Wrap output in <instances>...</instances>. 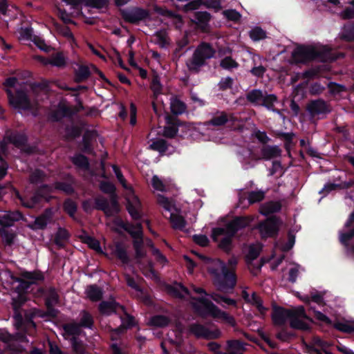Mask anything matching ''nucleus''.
Wrapping results in <instances>:
<instances>
[{"label": "nucleus", "instance_id": "f257e3e1", "mask_svg": "<svg viewBox=\"0 0 354 354\" xmlns=\"http://www.w3.org/2000/svg\"><path fill=\"white\" fill-rule=\"evenodd\" d=\"M237 263L235 257H230L226 263L218 259L206 260L207 271L217 290L222 292L232 291L236 283L235 272Z\"/></svg>", "mask_w": 354, "mask_h": 354}, {"label": "nucleus", "instance_id": "f03ea898", "mask_svg": "<svg viewBox=\"0 0 354 354\" xmlns=\"http://www.w3.org/2000/svg\"><path fill=\"white\" fill-rule=\"evenodd\" d=\"M11 281L10 283L13 285L15 283H18L17 286L12 288V306L15 309L22 306L27 300L26 295V290L30 287V285L36 284L38 282L42 281L44 279L43 273L39 270L21 271L19 273V277H14L12 274H8Z\"/></svg>", "mask_w": 354, "mask_h": 354}, {"label": "nucleus", "instance_id": "7ed1b4c3", "mask_svg": "<svg viewBox=\"0 0 354 354\" xmlns=\"http://www.w3.org/2000/svg\"><path fill=\"white\" fill-rule=\"evenodd\" d=\"M253 217H239L229 223L225 228H215L213 230L212 238L215 241H219V236H223L220 240L219 247L226 252L230 250L232 238L240 229L248 225Z\"/></svg>", "mask_w": 354, "mask_h": 354}, {"label": "nucleus", "instance_id": "20e7f679", "mask_svg": "<svg viewBox=\"0 0 354 354\" xmlns=\"http://www.w3.org/2000/svg\"><path fill=\"white\" fill-rule=\"evenodd\" d=\"M292 57L296 62H305L313 59L331 62L336 59L337 55L327 46H301L293 51Z\"/></svg>", "mask_w": 354, "mask_h": 354}, {"label": "nucleus", "instance_id": "39448f33", "mask_svg": "<svg viewBox=\"0 0 354 354\" xmlns=\"http://www.w3.org/2000/svg\"><path fill=\"white\" fill-rule=\"evenodd\" d=\"M8 102L15 109L30 110L34 109L37 102L34 98L33 92H27L21 86L20 88H16V95H14L10 89H6Z\"/></svg>", "mask_w": 354, "mask_h": 354}, {"label": "nucleus", "instance_id": "423d86ee", "mask_svg": "<svg viewBox=\"0 0 354 354\" xmlns=\"http://www.w3.org/2000/svg\"><path fill=\"white\" fill-rule=\"evenodd\" d=\"M215 50L207 43L201 44L195 50L192 57L187 61V66L189 71L198 72L205 64V61L214 57Z\"/></svg>", "mask_w": 354, "mask_h": 354}, {"label": "nucleus", "instance_id": "0eeeda50", "mask_svg": "<svg viewBox=\"0 0 354 354\" xmlns=\"http://www.w3.org/2000/svg\"><path fill=\"white\" fill-rule=\"evenodd\" d=\"M205 308L206 312L212 317L219 319L226 324L234 326L236 321L234 318L227 313L221 310L217 306L205 298H199L197 299Z\"/></svg>", "mask_w": 354, "mask_h": 354}, {"label": "nucleus", "instance_id": "6e6552de", "mask_svg": "<svg viewBox=\"0 0 354 354\" xmlns=\"http://www.w3.org/2000/svg\"><path fill=\"white\" fill-rule=\"evenodd\" d=\"M281 221L276 216H272L261 222L257 226L261 237L266 239L277 234Z\"/></svg>", "mask_w": 354, "mask_h": 354}, {"label": "nucleus", "instance_id": "1a4fd4ad", "mask_svg": "<svg viewBox=\"0 0 354 354\" xmlns=\"http://www.w3.org/2000/svg\"><path fill=\"white\" fill-rule=\"evenodd\" d=\"M133 243L136 252V263L140 266V268L142 273L148 277L157 279V276L152 268V263L151 262H149V264L147 267L142 266L141 259L146 256V252L142 248L143 239L133 241Z\"/></svg>", "mask_w": 354, "mask_h": 354}, {"label": "nucleus", "instance_id": "9d476101", "mask_svg": "<svg viewBox=\"0 0 354 354\" xmlns=\"http://www.w3.org/2000/svg\"><path fill=\"white\" fill-rule=\"evenodd\" d=\"M49 189L47 187H44L40 189L38 192L30 196H21L18 193L17 194V198L21 202L22 206L26 208L33 209L39 207L40 204L43 200L46 201H48V198L44 195V192L48 191Z\"/></svg>", "mask_w": 354, "mask_h": 354}, {"label": "nucleus", "instance_id": "9b49d317", "mask_svg": "<svg viewBox=\"0 0 354 354\" xmlns=\"http://www.w3.org/2000/svg\"><path fill=\"white\" fill-rule=\"evenodd\" d=\"M310 319L306 315L303 306L292 309L290 317V326L292 328L306 330L309 328Z\"/></svg>", "mask_w": 354, "mask_h": 354}, {"label": "nucleus", "instance_id": "f8f14e48", "mask_svg": "<svg viewBox=\"0 0 354 354\" xmlns=\"http://www.w3.org/2000/svg\"><path fill=\"white\" fill-rule=\"evenodd\" d=\"M0 339L6 344V348L12 352L20 353L24 348L19 344V342L26 341L24 335L12 336L8 333H1Z\"/></svg>", "mask_w": 354, "mask_h": 354}, {"label": "nucleus", "instance_id": "ddd939ff", "mask_svg": "<svg viewBox=\"0 0 354 354\" xmlns=\"http://www.w3.org/2000/svg\"><path fill=\"white\" fill-rule=\"evenodd\" d=\"M332 344L320 339L319 337H313L310 345H306L307 352L315 354H332L330 346Z\"/></svg>", "mask_w": 354, "mask_h": 354}, {"label": "nucleus", "instance_id": "4468645a", "mask_svg": "<svg viewBox=\"0 0 354 354\" xmlns=\"http://www.w3.org/2000/svg\"><path fill=\"white\" fill-rule=\"evenodd\" d=\"M122 15L126 21L136 24L147 18L149 14L147 10L136 7L131 9L123 10L122 11Z\"/></svg>", "mask_w": 354, "mask_h": 354}, {"label": "nucleus", "instance_id": "2eb2a0df", "mask_svg": "<svg viewBox=\"0 0 354 354\" xmlns=\"http://www.w3.org/2000/svg\"><path fill=\"white\" fill-rule=\"evenodd\" d=\"M95 207L103 210L108 216H111L119 211L118 204L115 198L111 200V207L109 206L107 200L103 197H97L95 200Z\"/></svg>", "mask_w": 354, "mask_h": 354}, {"label": "nucleus", "instance_id": "dca6fc26", "mask_svg": "<svg viewBox=\"0 0 354 354\" xmlns=\"http://www.w3.org/2000/svg\"><path fill=\"white\" fill-rule=\"evenodd\" d=\"M53 214L52 209H48L42 214L37 217L32 223L28 224V227L33 230H44L52 221Z\"/></svg>", "mask_w": 354, "mask_h": 354}, {"label": "nucleus", "instance_id": "f3484780", "mask_svg": "<svg viewBox=\"0 0 354 354\" xmlns=\"http://www.w3.org/2000/svg\"><path fill=\"white\" fill-rule=\"evenodd\" d=\"M190 330L197 337H203L207 339H216L221 335V332L218 330L210 332L205 327L200 324L192 325L190 326Z\"/></svg>", "mask_w": 354, "mask_h": 354}, {"label": "nucleus", "instance_id": "a211bd4d", "mask_svg": "<svg viewBox=\"0 0 354 354\" xmlns=\"http://www.w3.org/2000/svg\"><path fill=\"white\" fill-rule=\"evenodd\" d=\"M307 110L312 116L330 111L328 106L322 100H316L309 102L307 105Z\"/></svg>", "mask_w": 354, "mask_h": 354}, {"label": "nucleus", "instance_id": "6ab92c4d", "mask_svg": "<svg viewBox=\"0 0 354 354\" xmlns=\"http://www.w3.org/2000/svg\"><path fill=\"white\" fill-rule=\"evenodd\" d=\"M24 216L19 211L5 212L0 214V225L3 227L12 226L15 222L23 219Z\"/></svg>", "mask_w": 354, "mask_h": 354}, {"label": "nucleus", "instance_id": "aec40b11", "mask_svg": "<svg viewBox=\"0 0 354 354\" xmlns=\"http://www.w3.org/2000/svg\"><path fill=\"white\" fill-rule=\"evenodd\" d=\"M241 295L246 302L255 306L261 314L263 315L268 310V308L263 306L261 298L256 294V292H253L252 295H250L246 290L244 289L242 291Z\"/></svg>", "mask_w": 354, "mask_h": 354}, {"label": "nucleus", "instance_id": "412c9836", "mask_svg": "<svg viewBox=\"0 0 354 354\" xmlns=\"http://www.w3.org/2000/svg\"><path fill=\"white\" fill-rule=\"evenodd\" d=\"M292 309L286 310L282 308H274L272 315L273 322L275 325H283L287 319H290Z\"/></svg>", "mask_w": 354, "mask_h": 354}, {"label": "nucleus", "instance_id": "4be33fe9", "mask_svg": "<svg viewBox=\"0 0 354 354\" xmlns=\"http://www.w3.org/2000/svg\"><path fill=\"white\" fill-rule=\"evenodd\" d=\"M228 121L234 122L236 121V118L232 114L228 115L225 112H218L207 122V124L215 127H220L224 125Z\"/></svg>", "mask_w": 354, "mask_h": 354}, {"label": "nucleus", "instance_id": "5701e85b", "mask_svg": "<svg viewBox=\"0 0 354 354\" xmlns=\"http://www.w3.org/2000/svg\"><path fill=\"white\" fill-rule=\"evenodd\" d=\"M210 15L207 12H196L194 13V19L192 21L195 23L203 32L208 31V22Z\"/></svg>", "mask_w": 354, "mask_h": 354}, {"label": "nucleus", "instance_id": "b1692460", "mask_svg": "<svg viewBox=\"0 0 354 354\" xmlns=\"http://www.w3.org/2000/svg\"><path fill=\"white\" fill-rule=\"evenodd\" d=\"M119 309L123 310V307L120 306L113 299L108 301H104L99 305V310L101 313L104 315H110L112 313L116 312Z\"/></svg>", "mask_w": 354, "mask_h": 354}, {"label": "nucleus", "instance_id": "393cba45", "mask_svg": "<svg viewBox=\"0 0 354 354\" xmlns=\"http://www.w3.org/2000/svg\"><path fill=\"white\" fill-rule=\"evenodd\" d=\"M64 333L63 335L66 339H70L73 337L79 336L82 333V329L80 324L76 323H70L64 325Z\"/></svg>", "mask_w": 354, "mask_h": 354}, {"label": "nucleus", "instance_id": "a878e982", "mask_svg": "<svg viewBox=\"0 0 354 354\" xmlns=\"http://www.w3.org/2000/svg\"><path fill=\"white\" fill-rule=\"evenodd\" d=\"M165 120L168 126L165 127L162 135L167 138H173L178 132L177 121L176 118L169 115H167Z\"/></svg>", "mask_w": 354, "mask_h": 354}, {"label": "nucleus", "instance_id": "bb28decb", "mask_svg": "<svg viewBox=\"0 0 354 354\" xmlns=\"http://www.w3.org/2000/svg\"><path fill=\"white\" fill-rule=\"evenodd\" d=\"M140 205V201L136 196L132 195L131 198L128 199L127 209L133 219L136 220L140 218V214L138 212Z\"/></svg>", "mask_w": 354, "mask_h": 354}, {"label": "nucleus", "instance_id": "cd10ccee", "mask_svg": "<svg viewBox=\"0 0 354 354\" xmlns=\"http://www.w3.org/2000/svg\"><path fill=\"white\" fill-rule=\"evenodd\" d=\"M134 324V319L133 317L129 316V315H125L124 317L122 318V325L115 329H114L111 334V337L112 339H117L118 335L122 333L125 328L130 327Z\"/></svg>", "mask_w": 354, "mask_h": 354}, {"label": "nucleus", "instance_id": "c85d7f7f", "mask_svg": "<svg viewBox=\"0 0 354 354\" xmlns=\"http://www.w3.org/2000/svg\"><path fill=\"white\" fill-rule=\"evenodd\" d=\"M125 279L128 286L138 292L137 296L139 297L147 305H150L151 304L150 297L147 295H144L143 292L132 277L129 274H125Z\"/></svg>", "mask_w": 354, "mask_h": 354}, {"label": "nucleus", "instance_id": "c756f323", "mask_svg": "<svg viewBox=\"0 0 354 354\" xmlns=\"http://www.w3.org/2000/svg\"><path fill=\"white\" fill-rule=\"evenodd\" d=\"M170 110L174 115H180L185 111L186 105L178 97L174 96L170 99Z\"/></svg>", "mask_w": 354, "mask_h": 354}, {"label": "nucleus", "instance_id": "7c9ffc66", "mask_svg": "<svg viewBox=\"0 0 354 354\" xmlns=\"http://www.w3.org/2000/svg\"><path fill=\"white\" fill-rule=\"evenodd\" d=\"M75 68V80L77 82H81L86 80L91 74V70L88 66L82 64L77 65Z\"/></svg>", "mask_w": 354, "mask_h": 354}, {"label": "nucleus", "instance_id": "2f4dec72", "mask_svg": "<svg viewBox=\"0 0 354 354\" xmlns=\"http://www.w3.org/2000/svg\"><path fill=\"white\" fill-rule=\"evenodd\" d=\"M123 227L127 232H128L131 234V236L133 239V241L143 239L142 229L141 224L138 223L134 225L130 223H126Z\"/></svg>", "mask_w": 354, "mask_h": 354}, {"label": "nucleus", "instance_id": "473e14b6", "mask_svg": "<svg viewBox=\"0 0 354 354\" xmlns=\"http://www.w3.org/2000/svg\"><path fill=\"white\" fill-rule=\"evenodd\" d=\"M281 204L279 202H268L261 205L259 212L263 215H268L277 212L281 209Z\"/></svg>", "mask_w": 354, "mask_h": 354}, {"label": "nucleus", "instance_id": "72a5a7b5", "mask_svg": "<svg viewBox=\"0 0 354 354\" xmlns=\"http://www.w3.org/2000/svg\"><path fill=\"white\" fill-rule=\"evenodd\" d=\"M86 294L90 300L97 301L102 297V290L95 285H91L87 287Z\"/></svg>", "mask_w": 354, "mask_h": 354}, {"label": "nucleus", "instance_id": "f704fd0d", "mask_svg": "<svg viewBox=\"0 0 354 354\" xmlns=\"http://www.w3.org/2000/svg\"><path fill=\"white\" fill-rule=\"evenodd\" d=\"M264 94L265 93L259 89H253L247 93L246 99L252 104L261 105Z\"/></svg>", "mask_w": 354, "mask_h": 354}, {"label": "nucleus", "instance_id": "c9c22d12", "mask_svg": "<svg viewBox=\"0 0 354 354\" xmlns=\"http://www.w3.org/2000/svg\"><path fill=\"white\" fill-rule=\"evenodd\" d=\"M227 344L230 354H240L245 350V344L239 340H229Z\"/></svg>", "mask_w": 354, "mask_h": 354}, {"label": "nucleus", "instance_id": "e433bc0d", "mask_svg": "<svg viewBox=\"0 0 354 354\" xmlns=\"http://www.w3.org/2000/svg\"><path fill=\"white\" fill-rule=\"evenodd\" d=\"M209 295L215 302H216L218 304H221V302H223L228 306H232L234 307H236L237 306V302L235 299L221 295L218 293L212 292L210 293Z\"/></svg>", "mask_w": 354, "mask_h": 354}, {"label": "nucleus", "instance_id": "4c0bfd02", "mask_svg": "<svg viewBox=\"0 0 354 354\" xmlns=\"http://www.w3.org/2000/svg\"><path fill=\"white\" fill-rule=\"evenodd\" d=\"M169 291L174 296L179 298H189L190 295L188 289L180 283L171 287Z\"/></svg>", "mask_w": 354, "mask_h": 354}, {"label": "nucleus", "instance_id": "58836bf2", "mask_svg": "<svg viewBox=\"0 0 354 354\" xmlns=\"http://www.w3.org/2000/svg\"><path fill=\"white\" fill-rule=\"evenodd\" d=\"M340 38L348 41L354 40V23L346 24L343 27Z\"/></svg>", "mask_w": 354, "mask_h": 354}, {"label": "nucleus", "instance_id": "ea45409f", "mask_svg": "<svg viewBox=\"0 0 354 354\" xmlns=\"http://www.w3.org/2000/svg\"><path fill=\"white\" fill-rule=\"evenodd\" d=\"M68 239V233L65 229L59 228L55 236V243L59 247H64Z\"/></svg>", "mask_w": 354, "mask_h": 354}, {"label": "nucleus", "instance_id": "a19ab883", "mask_svg": "<svg viewBox=\"0 0 354 354\" xmlns=\"http://www.w3.org/2000/svg\"><path fill=\"white\" fill-rule=\"evenodd\" d=\"M113 253L123 263H127L129 262V257L126 249L120 243H118L115 244Z\"/></svg>", "mask_w": 354, "mask_h": 354}, {"label": "nucleus", "instance_id": "79ce46f5", "mask_svg": "<svg viewBox=\"0 0 354 354\" xmlns=\"http://www.w3.org/2000/svg\"><path fill=\"white\" fill-rule=\"evenodd\" d=\"M277 98L276 95L273 94L268 95L265 93L261 105L266 106L269 110H272V111L279 113L280 112L279 111H277L274 109V104L277 102Z\"/></svg>", "mask_w": 354, "mask_h": 354}, {"label": "nucleus", "instance_id": "37998d69", "mask_svg": "<svg viewBox=\"0 0 354 354\" xmlns=\"http://www.w3.org/2000/svg\"><path fill=\"white\" fill-rule=\"evenodd\" d=\"M334 326L336 329L344 333L354 332V322L353 321L338 322L335 324Z\"/></svg>", "mask_w": 354, "mask_h": 354}, {"label": "nucleus", "instance_id": "c03bdc74", "mask_svg": "<svg viewBox=\"0 0 354 354\" xmlns=\"http://www.w3.org/2000/svg\"><path fill=\"white\" fill-rule=\"evenodd\" d=\"M0 236L3 243L8 245L12 244L16 236L12 231L4 228L0 229Z\"/></svg>", "mask_w": 354, "mask_h": 354}, {"label": "nucleus", "instance_id": "a18cd8bd", "mask_svg": "<svg viewBox=\"0 0 354 354\" xmlns=\"http://www.w3.org/2000/svg\"><path fill=\"white\" fill-rule=\"evenodd\" d=\"M158 203L162 206L165 210L168 212L172 211L174 209L175 205L172 200H169L168 198L163 195L158 194L157 196Z\"/></svg>", "mask_w": 354, "mask_h": 354}, {"label": "nucleus", "instance_id": "49530a36", "mask_svg": "<svg viewBox=\"0 0 354 354\" xmlns=\"http://www.w3.org/2000/svg\"><path fill=\"white\" fill-rule=\"evenodd\" d=\"M56 67L62 68L66 64V59L65 56L61 53H57L52 56L51 59H49V64Z\"/></svg>", "mask_w": 354, "mask_h": 354}, {"label": "nucleus", "instance_id": "de8ad7c7", "mask_svg": "<svg viewBox=\"0 0 354 354\" xmlns=\"http://www.w3.org/2000/svg\"><path fill=\"white\" fill-rule=\"evenodd\" d=\"M82 241L84 243H85L86 244L88 245V246L95 250L96 252H99V253H101L102 251V249H101V247H100V242L91 237V236H89L88 235H84L82 237Z\"/></svg>", "mask_w": 354, "mask_h": 354}, {"label": "nucleus", "instance_id": "09e8293b", "mask_svg": "<svg viewBox=\"0 0 354 354\" xmlns=\"http://www.w3.org/2000/svg\"><path fill=\"white\" fill-rule=\"evenodd\" d=\"M72 162L75 165L82 169H88V159L83 155L77 154L72 158Z\"/></svg>", "mask_w": 354, "mask_h": 354}, {"label": "nucleus", "instance_id": "8fccbe9b", "mask_svg": "<svg viewBox=\"0 0 354 354\" xmlns=\"http://www.w3.org/2000/svg\"><path fill=\"white\" fill-rule=\"evenodd\" d=\"M262 250V245L259 243L251 245L249 247L247 259L250 261H253L257 258Z\"/></svg>", "mask_w": 354, "mask_h": 354}, {"label": "nucleus", "instance_id": "3c124183", "mask_svg": "<svg viewBox=\"0 0 354 354\" xmlns=\"http://www.w3.org/2000/svg\"><path fill=\"white\" fill-rule=\"evenodd\" d=\"M265 198V192L261 190L250 192L248 194V200L250 204L259 203Z\"/></svg>", "mask_w": 354, "mask_h": 354}, {"label": "nucleus", "instance_id": "603ef678", "mask_svg": "<svg viewBox=\"0 0 354 354\" xmlns=\"http://www.w3.org/2000/svg\"><path fill=\"white\" fill-rule=\"evenodd\" d=\"M170 221L172 227L175 229H183L186 224L184 218L178 214H171Z\"/></svg>", "mask_w": 354, "mask_h": 354}, {"label": "nucleus", "instance_id": "864d4df0", "mask_svg": "<svg viewBox=\"0 0 354 354\" xmlns=\"http://www.w3.org/2000/svg\"><path fill=\"white\" fill-rule=\"evenodd\" d=\"M220 66L225 70L231 71L237 68L239 64L231 57L227 56L221 60Z\"/></svg>", "mask_w": 354, "mask_h": 354}, {"label": "nucleus", "instance_id": "5fc2aeb1", "mask_svg": "<svg viewBox=\"0 0 354 354\" xmlns=\"http://www.w3.org/2000/svg\"><path fill=\"white\" fill-rule=\"evenodd\" d=\"M58 301V295L55 289L50 288L46 292V305L48 308L53 306Z\"/></svg>", "mask_w": 354, "mask_h": 354}, {"label": "nucleus", "instance_id": "6e6d98bb", "mask_svg": "<svg viewBox=\"0 0 354 354\" xmlns=\"http://www.w3.org/2000/svg\"><path fill=\"white\" fill-rule=\"evenodd\" d=\"M151 185L154 189L159 192H167V185L164 183L158 176L154 175L151 179Z\"/></svg>", "mask_w": 354, "mask_h": 354}, {"label": "nucleus", "instance_id": "4d7b16f0", "mask_svg": "<svg viewBox=\"0 0 354 354\" xmlns=\"http://www.w3.org/2000/svg\"><path fill=\"white\" fill-rule=\"evenodd\" d=\"M250 37L253 41H259L266 37V32L259 27H255L250 31Z\"/></svg>", "mask_w": 354, "mask_h": 354}, {"label": "nucleus", "instance_id": "13d9d810", "mask_svg": "<svg viewBox=\"0 0 354 354\" xmlns=\"http://www.w3.org/2000/svg\"><path fill=\"white\" fill-rule=\"evenodd\" d=\"M169 320L168 318L163 315L154 316L150 320L151 325L158 327H163L167 326L169 324Z\"/></svg>", "mask_w": 354, "mask_h": 354}, {"label": "nucleus", "instance_id": "bf43d9fd", "mask_svg": "<svg viewBox=\"0 0 354 354\" xmlns=\"http://www.w3.org/2000/svg\"><path fill=\"white\" fill-rule=\"evenodd\" d=\"M150 148L159 152H165L167 149V146L165 140L158 139L152 141Z\"/></svg>", "mask_w": 354, "mask_h": 354}, {"label": "nucleus", "instance_id": "052dcab7", "mask_svg": "<svg viewBox=\"0 0 354 354\" xmlns=\"http://www.w3.org/2000/svg\"><path fill=\"white\" fill-rule=\"evenodd\" d=\"M155 10L157 12H158L162 15H167V16H169L171 17H174L176 20L177 26L178 27L181 26V25L183 24V21H182V18L180 15H176L169 10H163L161 8H156Z\"/></svg>", "mask_w": 354, "mask_h": 354}, {"label": "nucleus", "instance_id": "680f3d73", "mask_svg": "<svg viewBox=\"0 0 354 354\" xmlns=\"http://www.w3.org/2000/svg\"><path fill=\"white\" fill-rule=\"evenodd\" d=\"M71 344H72L73 351L76 354H85V346L81 341L77 339V338H76V337L72 338Z\"/></svg>", "mask_w": 354, "mask_h": 354}, {"label": "nucleus", "instance_id": "e2e57ef3", "mask_svg": "<svg viewBox=\"0 0 354 354\" xmlns=\"http://www.w3.org/2000/svg\"><path fill=\"white\" fill-rule=\"evenodd\" d=\"M151 88L153 92V95L157 97L161 93L162 85L160 82V79L157 75H155L151 81Z\"/></svg>", "mask_w": 354, "mask_h": 354}, {"label": "nucleus", "instance_id": "0e129e2a", "mask_svg": "<svg viewBox=\"0 0 354 354\" xmlns=\"http://www.w3.org/2000/svg\"><path fill=\"white\" fill-rule=\"evenodd\" d=\"M84 4L91 8H102L107 6L108 0H84Z\"/></svg>", "mask_w": 354, "mask_h": 354}, {"label": "nucleus", "instance_id": "69168bd1", "mask_svg": "<svg viewBox=\"0 0 354 354\" xmlns=\"http://www.w3.org/2000/svg\"><path fill=\"white\" fill-rule=\"evenodd\" d=\"M281 150L277 147H266L263 150V156L266 158H272L280 155Z\"/></svg>", "mask_w": 354, "mask_h": 354}, {"label": "nucleus", "instance_id": "338daca9", "mask_svg": "<svg viewBox=\"0 0 354 354\" xmlns=\"http://www.w3.org/2000/svg\"><path fill=\"white\" fill-rule=\"evenodd\" d=\"M325 90V85L315 82L312 84L309 87V93L313 95H319Z\"/></svg>", "mask_w": 354, "mask_h": 354}, {"label": "nucleus", "instance_id": "774afa93", "mask_svg": "<svg viewBox=\"0 0 354 354\" xmlns=\"http://www.w3.org/2000/svg\"><path fill=\"white\" fill-rule=\"evenodd\" d=\"M339 17L342 19H351L354 18V7L346 8L339 13Z\"/></svg>", "mask_w": 354, "mask_h": 354}]
</instances>
